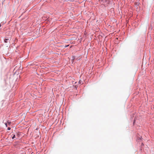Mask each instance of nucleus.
<instances>
[{"label": "nucleus", "instance_id": "obj_1", "mask_svg": "<svg viewBox=\"0 0 154 154\" xmlns=\"http://www.w3.org/2000/svg\"><path fill=\"white\" fill-rule=\"evenodd\" d=\"M9 41V39L8 38H5L4 40V42L5 43H7Z\"/></svg>", "mask_w": 154, "mask_h": 154}, {"label": "nucleus", "instance_id": "obj_2", "mask_svg": "<svg viewBox=\"0 0 154 154\" xmlns=\"http://www.w3.org/2000/svg\"><path fill=\"white\" fill-rule=\"evenodd\" d=\"M7 123H8V124L9 125H10V124L11 123V122H10L9 121H8Z\"/></svg>", "mask_w": 154, "mask_h": 154}, {"label": "nucleus", "instance_id": "obj_3", "mask_svg": "<svg viewBox=\"0 0 154 154\" xmlns=\"http://www.w3.org/2000/svg\"><path fill=\"white\" fill-rule=\"evenodd\" d=\"M15 135H14L12 137V139H14V138H15Z\"/></svg>", "mask_w": 154, "mask_h": 154}, {"label": "nucleus", "instance_id": "obj_4", "mask_svg": "<svg viewBox=\"0 0 154 154\" xmlns=\"http://www.w3.org/2000/svg\"><path fill=\"white\" fill-rule=\"evenodd\" d=\"M5 124L6 127H7V123H5Z\"/></svg>", "mask_w": 154, "mask_h": 154}, {"label": "nucleus", "instance_id": "obj_5", "mask_svg": "<svg viewBox=\"0 0 154 154\" xmlns=\"http://www.w3.org/2000/svg\"><path fill=\"white\" fill-rule=\"evenodd\" d=\"M8 130H10L11 129V128L10 127H8Z\"/></svg>", "mask_w": 154, "mask_h": 154}, {"label": "nucleus", "instance_id": "obj_6", "mask_svg": "<svg viewBox=\"0 0 154 154\" xmlns=\"http://www.w3.org/2000/svg\"><path fill=\"white\" fill-rule=\"evenodd\" d=\"M68 46L67 45V46H66L65 47H67Z\"/></svg>", "mask_w": 154, "mask_h": 154}, {"label": "nucleus", "instance_id": "obj_7", "mask_svg": "<svg viewBox=\"0 0 154 154\" xmlns=\"http://www.w3.org/2000/svg\"><path fill=\"white\" fill-rule=\"evenodd\" d=\"M1 24H0V27H1Z\"/></svg>", "mask_w": 154, "mask_h": 154}]
</instances>
